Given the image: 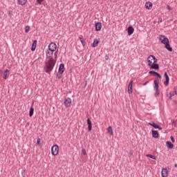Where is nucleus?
I'll list each match as a JSON object with an SVG mask.
<instances>
[{
	"instance_id": "1",
	"label": "nucleus",
	"mask_w": 177,
	"mask_h": 177,
	"mask_svg": "<svg viewBox=\"0 0 177 177\" xmlns=\"http://www.w3.org/2000/svg\"><path fill=\"white\" fill-rule=\"evenodd\" d=\"M54 52L55 51H50L49 50L46 51V59H48L45 62L44 71L49 75H50V73L53 71V68H55V66H56V59H53V57Z\"/></svg>"
},
{
	"instance_id": "2",
	"label": "nucleus",
	"mask_w": 177,
	"mask_h": 177,
	"mask_svg": "<svg viewBox=\"0 0 177 177\" xmlns=\"http://www.w3.org/2000/svg\"><path fill=\"white\" fill-rule=\"evenodd\" d=\"M149 74H151V75H153V77H156L155 80L153 81V84H156V82H157L158 85H160V80L162 78V76H161V75L158 73V72H156L155 71H150L149 72Z\"/></svg>"
},
{
	"instance_id": "3",
	"label": "nucleus",
	"mask_w": 177,
	"mask_h": 177,
	"mask_svg": "<svg viewBox=\"0 0 177 177\" xmlns=\"http://www.w3.org/2000/svg\"><path fill=\"white\" fill-rule=\"evenodd\" d=\"M148 66L152 70H160V65L158 64L153 63L151 61H149Z\"/></svg>"
},
{
	"instance_id": "4",
	"label": "nucleus",
	"mask_w": 177,
	"mask_h": 177,
	"mask_svg": "<svg viewBox=\"0 0 177 177\" xmlns=\"http://www.w3.org/2000/svg\"><path fill=\"white\" fill-rule=\"evenodd\" d=\"M51 153L53 156H57L59 154V145H55L51 147Z\"/></svg>"
},
{
	"instance_id": "5",
	"label": "nucleus",
	"mask_w": 177,
	"mask_h": 177,
	"mask_svg": "<svg viewBox=\"0 0 177 177\" xmlns=\"http://www.w3.org/2000/svg\"><path fill=\"white\" fill-rule=\"evenodd\" d=\"M159 37V41H160L161 44H163V45H165V44H168V42H169L168 37H165V35H160Z\"/></svg>"
},
{
	"instance_id": "6",
	"label": "nucleus",
	"mask_w": 177,
	"mask_h": 177,
	"mask_svg": "<svg viewBox=\"0 0 177 177\" xmlns=\"http://www.w3.org/2000/svg\"><path fill=\"white\" fill-rule=\"evenodd\" d=\"M56 49H57V45L56 44V43L51 42L48 45V50H50V52H56Z\"/></svg>"
},
{
	"instance_id": "7",
	"label": "nucleus",
	"mask_w": 177,
	"mask_h": 177,
	"mask_svg": "<svg viewBox=\"0 0 177 177\" xmlns=\"http://www.w3.org/2000/svg\"><path fill=\"white\" fill-rule=\"evenodd\" d=\"M155 86H153V88L155 89V96L156 97H157V96H158V95H160V91L158 90V88H160V84H158V83L157 82H155Z\"/></svg>"
},
{
	"instance_id": "8",
	"label": "nucleus",
	"mask_w": 177,
	"mask_h": 177,
	"mask_svg": "<svg viewBox=\"0 0 177 177\" xmlns=\"http://www.w3.org/2000/svg\"><path fill=\"white\" fill-rule=\"evenodd\" d=\"M64 103L65 104V107H71L72 100L71 98L67 97L64 99Z\"/></svg>"
},
{
	"instance_id": "9",
	"label": "nucleus",
	"mask_w": 177,
	"mask_h": 177,
	"mask_svg": "<svg viewBox=\"0 0 177 177\" xmlns=\"http://www.w3.org/2000/svg\"><path fill=\"white\" fill-rule=\"evenodd\" d=\"M164 76L165 78V81L164 82V85H165V86H168L169 85V76H168V73L165 72L164 73Z\"/></svg>"
},
{
	"instance_id": "10",
	"label": "nucleus",
	"mask_w": 177,
	"mask_h": 177,
	"mask_svg": "<svg viewBox=\"0 0 177 177\" xmlns=\"http://www.w3.org/2000/svg\"><path fill=\"white\" fill-rule=\"evenodd\" d=\"M152 132V138L154 139H158L160 138V133H158V131L151 130Z\"/></svg>"
},
{
	"instance_id": "11",
	"label": "nucleus",
	"mask_w": 177,
	"mask_h": 177,
	"mask_svg": "<svg viewBox=\"0 0 177 177\" xmlns=\"http://www.w3.org/2000/svg\"><path fill=\"white\" fill-rule=\"evenodd\" d=\"M127 31L128 35H132V34H133L135 31V29L132 26H130L127 28Z\"/></svg>"
},
{
	"instance_id": "12",
	"label": "nucleus",
	"mask_w": 177,
	"mask_h": 177,
	"mask_svg": "<svg viewBox=\"0 0 177 177\" xmlns=\"http://www.w3.org/2000/svg\"><path fill=\"white\" fill-rule=\"evenodd\" d=\"M64 70H65L64 64H60L59 66V68H58L59 74L62 75L63 73H64Z\"/></svg>"
},
{
	"instance_id": "13",
	"label": "nucleus",
	"mask_w": 177,
	"mask_h": 177,
	"mask_svg": "<svg viewBox=\"0 0 177 177\" xmlns=\"http://www.w3.org/2000/svg\"><path fill=\"white\" fill-rule=\"evenodd\" d=\"M87 125H88V132H91L92 131V121L90 118H88L86 120Z\"/></svg>"
},
{
	"instance_id": "14",
	"label": "nucleus",
	"mask_w": 177,
	"mask_h": 177,
	"mask_svg": "<svg viewBox=\"0 0 177 177\" xmlns=\"http://www.w3.org/2000/svg\"><path fill=\"white\" fill-rule=\"evenodd\" d=\"M9 74H10V71H9V69H6L3 73L4 76L3 78L4 80H8V78H9Z\"/></svg>"
},
{
	"instance_id": "15",
	"label": "nucleus",
	"mask_w": 177,
	"mask_h": 177,
	"mask_svg": "<svg viewBox=\"0 0 177 177\" xmlns=\"http://www.w3.org/2000/svg\"><path fill=\"white\" fill-rule=\"evenodd\" d=\"M100 39H95L93 40V42L91 44L92 48H96L99 45V43L100 42Z\"/></svg>"
},
{
	"instance_id": "16",
	"label": "nucleus",
	"mask_w": 177,
	"mask_h": 177,
	"mask_svg": "<svg viewBox=\"0 0 177 177\" xmlns=\"http://www.w3.org/2000/svg\"><path fill=\"white\" fill-rule=\"evenodd\" d=\"M133 85V81H131L129 83V85H128V93L129 95H131V93H132V86Z\"/></svg>"
},
{
	"instance_id": "17",
	"label": "nucleus",
	"mask_w": 177,
	"mask_h": 177,
	"mask_svg": "<svg viewBox=\"0 0 177 177\" xmlns=\"http://www.w3.org/2000/svg\"><path fill=\"white\" fill-rule=\"evenodd\" d=\"M95 31H100V30H102V23L101 22L95 23Z\"/></svg>"
},
{
	"instance_id": "18",
	"label": "nucleus",
	"mask_w": 177,
	"mask_h": 177,
	"mask_svg": "<svg viewBox=\"0 0 177 177\" xmlns=\"http://www.w3.org/2000/svg\"><path fill=\"white\" fill-rule=\"evenodd\" d=\"M150 59H151V60H153V63L157 64L158 59H157V58H156V57H155L154 55H149V56L148 57V58H147V62H148V63H149V62H151V61L150 60Z\"/></svg>"
},
{
	"instance_id": "19",
	"label": "nucleus",
	"mask_w": 177,
	"mask_h": 177,
	"mask_svg": "<svg viewBox=\"0 0 177 177\" xmlns=\"http://www.w3.org/2000/svg\"><path fill=\"white\" fill-rule=\"evenodd\" d=\"M161 174L162 177H168V169L167 168H162Z\"/></svg>"
},
{
	"instance_id": "20",
	"label": "nucleus",
	"mask_w": 177,
	"mask_h": 177,
	"mask_svg": "<svg viewBox=\"0 0 177 177\" xmlns=\"http://www.w3.org/2000/svg\"><path fill=\"white\" fill-rule=\"evenodd\" d=\"M165 48L169 50V52H172L173 50L172 47H171V44H169V41L165 44Z\"/></svg>"
},
{
	"instance_id": "21",
	"label": "nucleus",
	"mask_w": 177,
	"mask_h": 177,
	"mask_svg": "<svg viewBox=\"0 0 177 177\" xmlns=\"http://www.w3.org/2000/svg\"><path fill=\"white\" fill-rule=\"evenodd\" d=\"M145 8L146 9L150 10L153 8V3L148 1L145 3Z\"/></svg>"
},
{
	"instance_id": "22",
	"label": "nucleus",
	"mask_w": 177,
	"mask_h": 177,
	"mask_svg": "<svg viewBox=\"0 0 177 177\" xmlns=\"http://www.w3.org/2000/svg\"><path fill=\"white\" fill-rule=\"evenodd\" d=\"M37 40H34L32 44V46H31V50L32 52H34L35 50V49L37 48Z\"/></svg>"
},
{
	"instance_id": "23",
	"label": "nucleus",
	"mask_w": 177,
	"mask_h": 177,
	"mask_svg": "<svg viewBox=\"0 0 177 177\" xmlns=\"http://www.w3.org/2000/svg\"><path fill=\"white\" fill-rule=\"evenodd\" d=\"M166 145H167V149H174V144H172V142H171V141H167Z\"/></svg>"
},
{
	"instance_id": "24",
	"label": "nucleus",
	"mask_w": 177,
	"mask_h": 177,
	"mask_svg": "<svg viewBox=\"0 0 177 177\" xmlns=\"http://www.w3.org/2000/svg\"><path fill=\"white\" fill-rule=\"evenodd\" d=\"M18 3L19 5L24 6V5H26V3H27V0H18Z\"/></svg>"
},
{
	"instance_id": "25",
	"label": "nucleus",
	"mask_w": 177,
	"mask_h": 177,
	"mask_svg": "<svg viewBox=\"0 0 177 177\" xmlns=\"http://www.w3.org/2000/svg\"><path fill=\"white\" fill-rule=\"evenodd\" d=\"M107 131L109 133V135L112 136L114 135V133H113V127H111V126H109L107 129Z\"/></svg>"
},
{
	"instance_id": "26",
	"label": "nucleus",
	"mask_w": 177,
	"mask_h": 177,
	"mask_svg": "<svg viewBox=\"0 0 177 177\" xmlns=\"http://www.w3.org/2000/svg\"><path fill=\"white\" fill-rule=\"evenodd\" d=\"M34 115V107L31 106L29 111V117Z\"/></svg>"
},
{
	"instance_id": "27",
	"label": "nucleus",
	"mask_w": 177,
	"mask_h": 177,
	"mask_svg": "<svg viewBox=\"0 0 177 177\" xmlns=\"http://www.w3.org/2000/svg\"><path fill=\"white\" fill-rule=\"evenodd\" d=\"M153 128L155 129H159V131L162 130V127H161V126H160L159 124H158L157 123L155 124V125L153 126Z\"/></svg>"
},
{
	"instance_id": "28",
	"label": "nucleus",
	"mask_w": 177,
	"mask_h": 177,
	"mask_svg": "<svg viewBox=\"0 0 177 177\" xmlns=\"http://www.w3.org/2000/svg\"><path fill=\"white\" fill-rule=\"evenodd\" d=\"M147 157H149V158H151L152 160H157L156 156L151 154H147Z\"/></svg>"
},
{
	"instance_id": "29",
	"label": "nucleus",
	"mask_w": 177,
	"mask_h": 177,
	"mask_svg": "<svg viewBox=\"0 0 177 177\" xmlns=\"http://www.w3.org/2000/svg\"><path fill=\"white\" fill-rule=\"evenodd\" d=\"M79 39L81 42V44H82L83 46H85V41L84 40V38L82 37H79Z\"/></svg>"
},
{
	"instance_id": "30",
	"label": "nucleus",
	"mask_w": 177,
	"mask_h": 177,
	"mask_svg": "<svg viewBox=\"0 0 177 177\" xmlns=\"http://www.w3.org/2000/svg\"><path fill=\"white\" fill-rule=\"evenodd\" d=\"M37 145L38 146H41V145H42V143H41V138H38L37 140Z\"/></svg>"
},
{
	"instance_id": "31",
	"label": "nucleus",
	"mask_w": 177,
	"mask_h": 177,
	"mask_svg": "<svg viewBox=\"0 0 177 177\" xmlns=\"http://www.w3.org/2000/svg\"><path fill=\"white\" fill-rule=\"evenodd\" d=\"M30 31V26H26L25 27V32L28 33Z\"/></svg>"
},
{
	"instance_id": "32",
	"label": "nucleus",
	"mask_w": 177,
	"mask_h": 177,
	"mask_svg": "<svg viewBox=\"0 0 177 177\" xmlns=\"http://www.w3.org/2000/svg\"><path fill=\"white\" fill-rule=\"evenodd\" d=\"M62 75L60 73H56V77L58 78V80L62 79Z\"/></svg>"
},
{
	"instance_id": "33",
	"label": "nucleus",
	"mask_w": 177,
	"mask_h": 177,
	"mask_svg": "<svg viewBox=\"0 0 177 177\" xmlns=\"http://www.w3.org/2000/svg\"><path fill=\"white\" fill-rule=\"evenodd\" d=\"M44 0H36L37 3H38V5H42V2Z\"/></svg>"
},
{
	"instance_id": "34",
	"label": "nucleus",
	"mask_w": 177,
	"mask_h": 177,
	"mask_svg": "<svg viewBox=\"0 0 177 177\" xmlns=\"http://www.w3.org/2000/svg\"><path fill=\"white\" fill-rule=\"evenodd\" d=\"M57 52H59V49H57V50L54 53V56H55V59H57Z\"/></svg>"
},
{
	"instance_id": "35",
	"label": "nucleus",
	"mask_w": 177,
	"mask_h": 177,
	"mask_svg": "<svg viewBox=\"0 0 177 177\" xmlns=\"http://www.w3.org/2000/svg\"><path fill=\"white\" fill-rule=\"evenodd\" d=\"M148 124L149 125H151V127H153V128L156 123L154 122H149Z\"/></svg>"
},
{
	"instance_id": "36",
	"label": "nucleus",
	"mask_w": 177,
	"mask_h": 177,
	"mask_svg": "<svg viewBox=\"0 0 177 177\" xmlns=\"http://www.w3.org/2000/svg\"><path fill=\"white\" fill-rule=\"evenodd\" d=\"M8 16H9L10 17H12V16H13V11L10 10V11L8 12Z\"/></svg>"
},
{
	"instance_id": "37",
	"label": "nucleus",
	"mask_w": 177,
	"mask_h": 177,
	"mask_svg": "<svg viewBox=\"0 0 177 177\" xmlns=\"http://www.w3.org/2000/svg\"><path fill=\"white\" fill-rule=\"evenodd\" d=\"M169 95H171V96H175V90H174V91H171L170 93H169Z\"/></svg>"
},
{
	"instance_id": "38",
	"label": "nucleus",
	"mask_w": 177,
	"mask_h": 177,
	"mask_svg": "<svg viewBox=\"0 0 177 177\" xmlns=\"http://www.w3.org/2000/svg\"><path fill=\"white\" fill-rule=\"evenodd\" d=\"M170 139H171L172 143H175V138H174V136H171L170 137Z\"/></svg>"
},
{
	"instance_id": "39",
	"label": "nucleus",
	"mask_w": 177,
	"mask_h": 177,
	"mask_svg": "<svg viewBox=\"0 0 177 177\" xmlns=\"http://www.w3.org/2000/svg\"><path fill=\"white\" fill-rule=\"evenodd\" d=\"M82 154L83 156H86V151L85 149H82Z\"/></svg>"
},
{
	"instance_id": "40",
	"label": "nucleus",
	"mask_w": 177,
	"mask_h": 177,
	"mask_svg": "<svg viewBox=\"0 0 177 177\" xmlns=\"http://www.w3.org/2000/svg\"><path fill=\"white\" fill-rule=\"evenodd\" d=\"M158 23H162V17H159L158 18Z\"/></svg>"
},
{
	"instance_id": "41",
	"label": "nucleus",
	"mask_w": 177,
	"mask_h": 177,
	"mask_svg": "<svg viewBox=\"0 0 177 177\" xmlns=\"http://www.w3.org/2000/svg\"><path fill=\"white\" fill-rule=\"evenodd\" d=\"M21 175H22V176H24V175H26V170H22L21 171Z\"/></svg>"
},
{
	"instance_id": "42",
	"label": "nucleus",
	"mask_w": 177,
	"mask_h": 177,
	"mask_svg": "<svg viewBox=\"0 0 177 177\" xmlns=\"http://www.w3.org/2000/svg\"><path fill=\"white\" fill-rule=\"evenodd\" d=\"M167 9H168V10H172V8L169 6H167Z\"/></svg>"
},
{
	"instance_id": "43",
	"label": "nucleus",
	"mask_w": 177,
	"mask_h": 177,
	"mask_svg": "<svg viewBox=\"0 0 177 177\" xmlns=\"http://www.w3.org/2000/svg\"><path fill=\"white\" fill-rule=\"evenodd\" d=\"M104 58H105V60H109V55H106Z\"/></svg>"
},
{
	"instance_id": "44",
	"label": "nucleus",
	"mask_w": 177,
	"mask_h": 177,
	"mask_svg": "<svg viewBox=\"0 0 177 177\" xmlns=\"http://www.w3.org/2000/svg\"><path fill=\"white\" fill-rule=\"evenodd\" d=\"M148 82H149V81L145 82L143 84L144 86H146V84H147Z\"/></svg>"
},
{
	"instance_id": "45",
	"label": "nucleus",
	"mask_w": 177,
	"mask_h": 177,
	"mask_svg": "<svg viewBox=\"0 0 177 177\" xmlns=\"http://www.w3.org/2000/svg\"><path fill=\"white\" fill-rule=\"evenodd\" d=\"M169 100H172V95H170V96L169 97Z\"/></svg>"
},
{
	"instance_id": "46",
	"label": "nucleus",
	"mask_w": 177,
	"mask_h": 177,
	"mask_svg": "<svg viewBox=\"0 0 177 177\" xmlns=\"http://www.w3.org/2000/svg\"><path fill=\"white\" fill-rule=\"evenodd\" d=\"M2 74H3V73L2 72V71H0V77L2 75Z\"/></svg>"
},
{
	"instance_id": "47",
	"label": "nucleus",
	"mask_w": 177,
	"mask_h": 177,
	"mask_svg": "<svg viewBox=\"0 0 177 177\" xmlns=\"http://www.w3.org/2000/svg\"><path fill=\"white\" fill-rule=\"evenodd\" d=\"M28 125H30V122H28L26 123V127H28Z\"/></svg>"
},
{
	"instance_id": "48",
	"label": "nucleus",
	"mask_w": 177,
	"mask_h": 177,
	"mask_svg": "<svg viewBox=\"0 0 177 177\" xmlns=\"http://www.w3.org/2000/svg\"><path fill=\"white\" fill-rule=\"evenodd\" d=\"M174 167H175V168H177V164L176 163L174 165Z\"/></svg>"
},
{
	"instance_id": "49",
	"label": "nucleus",
	"mask_w": 177,
	"mask_h": 177,
	"mask_svg": "<svg viewBox=\"0 0 177 177\" xmlns=\"http://www.w3.org/2000/svg\"><path fill=\"white\" fill-rule=\"evenodd\" d=\"M86 85H87V83H86H86H85V84H84V86H86Z\"/></svg>"
},
{
	"instance_id": "50",
	"label": "nucleus",
	"mask_w": 177,
	"mask_h": 177,
	"mask_svg": "<svg viewBox=\"0 0 177 177\" xmlns=\"http://www.w3.org/2000/svg\"><path fill=\"white\" fill-rule=\"evenodd\" d=\"M151 60H153V59H150V61H151Z\"/></svg>"
}]
</instances>
